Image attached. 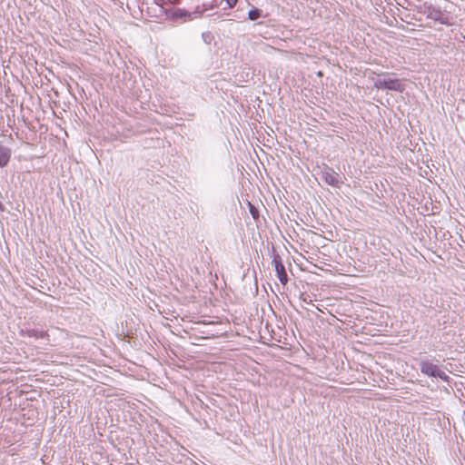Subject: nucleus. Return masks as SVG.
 <instances>
[{"instance_id": "nucleus-1", "label": "nucleus", "mask_w": 465, "mask_h": 465, "mask_svg": "<svg viewBox=\"0 0 465 465\" xmlns=\"http://www.w3.org/2000/svg\"><path fill=\"white\" fill-rule=\"evenodd\" d=\"M372 74L377 75L376 79L374 77H371V79L374 82V86L377 89H386L400 93L403 92L405 89L402 82L398 78H392L391 74L389 73L376 74L373 72Z\"/></svg>"}, {"instance_id": "nucleus-2", "label": "nucleus", "mask_w": 465, "mask_h": 465, "mask_svg": "<svg viewBox=\"0 0 465 465\" xmlns=\"http://www.w3.org/2000/svg\"><path fill=\"white\" fill-rule=\"evenodd\" d=\"M272 264L274 266L277 277L281 283L285 285L288 282V275L285 271V267L279 256H276L272 260Z\"/></svg>"}, {"instance_id": "nucleus-3", "label": "nucleus", "mask_w": 465, "mask_h": 465, "mask_svg": "<svg viewBox=\"0 0 465 465\" xmlns=\"http://www.w3.org/2000/svg\"><path fill=\"white\" fill-rule=\"evenodd\" d=\"M421 372L430 377L437 378L439 376L440 378H442L440 375L438 366L430 361H423L421 363Z\"/></svg>"}, {"instance_id": "nucleus-4", "label": "nucleus", "mask_w": 465, "mask_h": 465, "mask_svg": "<svg viewBox=\"0 0 465 465\" xmlns=\"http://www.w3.org/2000/svg\"><path fill=\"white\" fill-rule=\"evenodd\" d=\"M324 181L331 185V186H334V187H339L340 184H341V182H340V179H339V174L336 173L335 172L333 171H331V172H326L324 173Z\"/></svg>"}, {"instance_id": "nucleus-5", "label": "nucleus", "mask_w": 465, "mask_h": 465, "mask_svg": "<svg viewBox=\"0 0 465 465\" xmlns=\"http://www.w3.org/2000/svg\"><path fill=\"white\" fill-rule=\"evenodd\" d=\"M168 14H169V17L173 20L186 19V18L191 17V14L188 11H186L184 9H181V8H177L173 11H170Z\"/></svg>"}, {"instance_id": "nucleus-6", "label": "nucleus", "mask_w": 465, "mask_h": 465, "mask_svg": "<svg viewBox=\"0 0 465 465\" xmlns=\"http://www.w3.org/2000/svg\"><path fill=\"white\" fill-rule=\"evenodd\" d=\"M11 158V150L9 148L0 146V167L7 165Z\"/></svg>"}, {"instance_id": "nucleus-7", "label": "nucleus", "mask_w": 465, "mask_h": 465, "mask_svg": "<svg viewBox=\"0 0 465 465\" xmlns=\"http://www.w3.org/2000/svg\"><path fill=\"white\" fill-rule=\"evenodd\" d=\"M429 16L436 21H439L440 24H448L447 18L443 16L440 11L433 10L430 13Z\"/></svg>"}, {"instance_id": "nucleus-8", "label": "nucleus", "mask_w": 465, "mask_h": 465, "mask_svg": "<svg viewBox=\"0 0 465 465\" xmlns=\"http://www.w3.org/2000/svg\"><path fill=\"white\" fill-rule=\"evenodd\" d=\"M26 334L29 337H35V338H45V337H48L47 331H38L31 330V331H27Z\"/></svg>"}, {"instance_id": "nucleus-9", "label": "nucleus", "mask_w": 465, "mask_h": 465, "mask_svg": "<svg viewBox=\"0 0 465 465\" xmlns=\"http://www.w3.org/2000/svg\"><path fill=\"white\" fill-rule=\"evenodd\" d=\"M248 16L251 20H256L261 16L260 10L254 8L249 11Z\"/></svg>"}, {"instance_id": "nucleus-10", "label": "nucleus", "mask_w": 465, "mask_h": 465, "mask_svg": "<svg viewBox=\"0 0 465 465\" xmlns=\"http://www.w3.org/2000/svg\"><path fill=\"white\" fill-rule=\"evenodd\" d=\"M250 212L254 219L258 218V211L254 208V206H250Z\"/></svg>"}, {"instance_id": "nucleus-11", "label": "nucleus", "mask_w": 465, "mask_h": 465, "mask_svg": "<svg viewBox=\"0 0 465 465\" xmlns=\"http://www.w3.org/2000/svg\"><path fill=\"white\" fill-rule=\"evenodd\" d=\"M162 1H163V3L159 4L160 5H162L163 4L176 5V4H179L181 0H162Z\"/></svg>"}, {"instance_id": "nucleus-12", "label": "nucleus", "mask_w": 465, "mask_h": 465, "mask_svg": "<svg viewBox=\"0 0 465 465\" xmlns=\"http://www.w3.org/2000/svg\"><path fill=\"white\" fill-rule=\"evenodd\" d=\"M224 1L227 3V5L230 8L234 7L238 3V0H224Z\"/></svg>"}, {"instance_id": "nucleus-13", "label": "nucleus", "mask_w": 465, "mask_h": 465, "mask_svg": "<svg viewBox=\"0 0 465 465\" xmlns=\"http://www.w3.org/2000/svg\"><path fill=\"white\" fill-rule=\"evenodd\" d=\"M318 75H319V76H322V72H319V73H318Z\"/></svg>"}]
</instances>
